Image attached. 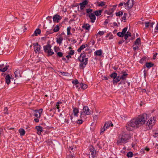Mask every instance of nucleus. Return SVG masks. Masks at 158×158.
Masks as SVG:
<instances>
[{
	"label": "nucleus",
	"instance_id": "obj_1",
	"mask_svg": "<svg viewBox=\"0 0 158 158\" xmlns=\"http://www.w3.org/2000/svg\"><path fill=\"white\" fill-rule=\"evenodd\" d=\"M147 114H143L131 119L126 125L127 130L131 131L135 128H138L143 126L147 122Z\"/></svg>",
	"mask_w": 158,
	"mask_h": 158
},
{
	"label": "nucleus",
	"instance_id": "obj_2",
	"mask_svg": "<svg viewBox=\"0 0 158 158\" xmlns=\"http://www.w3.org/2000/svg\"><path fill=\"white\" fill-rule=\"evenodd\" d=\"M86 54L83 52L78 58V60L81 62L79 64L81 69H83L88 63V58H86Z\"/></svg>",
	"mask_w": 158,
	"mask_h": 158
},
{
	"label": "nucleus",
	"instance_id": "obj_3",
	"mask_svg": "<svg viewBox=\"0 0 158 158\" xmlns=\"http://www.w3.org/2000/svg\"><path fill=\"white\" fill-rule=\"evenodd\" d=\"M129 135L124 132H122L118 136L117 141V144L118 145H121L122 143H126L127 140L130 139Z\"/></svg>",
	"mask_w": 158,
	"mask_h": 158
},
{
	"label": "nucleus",
	"instance_id": "obj_4",
	"mask_svg": "<svg viewBox=\"0 0 158 158\" xmlns=\"http://www.w3.org/2000/svg\"><path fill=\"white\" fill-rule=\"evenodd\" d=\"M86 10L87 13L86 16L89 17L92 23H94L95 22L96 17L93 12V10L90 8H88L86 9Z\"/></svg>",
	"mask_w": 158,
	"mask_h": 158
},
{
	"label": "nucleus",
	"instance_id": "obj_5",
	"mask_svg": "<svg viewBox=\"0 0 158 158\" xmlns=\"http://www.w3.org/2000/svg\"><path fill=\"white\" fill-rule=\"evenodd\" d=\"M82 111H81L80 118L86 119V115H89L90 114V110L87 106H85L83 108Z\"/></svg>",
	"mask_w": 158,
	"mask_h": 158
},
{
	"label": "nucleus",
	"instance_id": "obj_6",
	"mask_svg": "<svg viewBox=\"0 0 158 158\" xmlns=\"http://www.w3.org/2000/svg\"><path fill=\"white\" fill-rule=\"evenodd\" d=\"M113 125V124L111 121L106 122L104 124V126L103 127V128H102L101 129V134L105 130L108 128L110 126L112 127Z\"/></svg>",
	"mask_w": 158,
	"mask_h": 158
},
{
	"label": "nucleus",
	"instance_id": "obj_7",
	"mask_svg": "<svg viewBox=\"0 0 158 158\" xmlns=\"http://www.w3.org/2000/svg\"><path fill=\"white\" fill-rule=\"evenodd\" d=\"M89 158H94L96 153V151L93 146H91L89 148Z\"/></svg>",
	"mask_w": 158,
	"mask_h": 158
},
{
	"label": "nucleus",
	"instance_id": "obj_8",
	"mask_svg": "<svg viewBox=\"0 0 158 158\" xmlns=\"http://www.w3.org/2000/svg\"><path fill=\"white\" fill-rule=\"evenodd\" d=\"M34 115L37 118H40L41 115V114L42 112V109H40L39 110H34Z\"/></svg>",
	"mask_w": 158,
	"mask_h": 158
},
{
	"label": "nucleus",
	"instance_id": "obj_9",
	"mask_svg": "<svg viewBox=\"0 0 158 158\" xmlns=\"http://www.w3.org/2000/svg\"><path fill=\"white\" fill-rule=\"evenodd\" d=\"M134 0H128L126 3H124V4L128 6V9L131 8L134 5Z\"/></svg>",
	"mask_w": 158,
	"mask_h": 158
},
{
	"label": "nucleus",
	"instance_id": "obj_10",
	"mask_svg": "<svg viewBox=\"0 0 158 158\" xmlns=\"http://www.w3.org/2000/svg\"><path fill=\"white\" fill-rule=\"evenodd\" d=\"M33 45L34 47V50L36 53L39 52L40 49V45L38 43L33 44Z\"/></svg>",
	"mask_w": 158,
	"mask_h": 158
},
{
	"label": "nucleus",
	"instance_id": "obj_11",
	"mask_svg": "<svg viewBox=\"0 0 158 158\" xmlns=\"http://www.w3.org/2000/svg\"><path fill=\"white\" fill-rule=\"evenodd\" d=\"M155 118L153 117V118H151L147 122V124L149 127L152 126L155 122V120L154 119Z\"/></svg>",
	"mask_w": 158,
	"mask_h": 158
},
{
	"label": "nucleus",
	"instance_id": "obj_12",
	"mask_svg": "<svg viewBox=\"0 0 158 158\" xmlns=\"http://www.w3.org/2000/svg\"><path fill=\"white\" fill-rule=\"evenodd\" d=\"M61 19V17L57 14L54 15L53 18V21L57 23Z\"/></svg>",
	"mask_w": 158,
	"mask_h": 158
},
{
	"label": "nucleus",
	"instance_id": "obj_13",
	"mask_svg": "<svg viewBox=\"0 0 158 158\" xmlns=\"http://www.w3.org/2000/svg\"><path fill=\"white\" fill-rule=\"evenodd\" d=\"M11 79L12 81H13V78H11L9 75H7L5 77V81L7 85L9 84L11 81Z\"/></svg>",
	"mask_w": 158,
	"mask_h": 158
},
{
	"label": "nucleus",
	"instance_id": "obj_14",
	"mask_svg": "<svg viewBox=\"0 0 158 158\" xmlns=\"http://www.w3.org/2000/svg\"><path fill=\"white\" fill-rule=\"evenodd\" d=\"M62 34L59 35L58 37L56 38V42L60 45L61 44L63 39V37L61 36Z\"/></svg>",
	"mask_w": 158,
	"mask_h": 158
},
{
	"label": "nucleus",
	"instance_id": "obj_15",
	"mask_svg": "<svg viewBox=\"0 0 158 158\" xmlns=\"http://www.w3.org/2000/svg\"><path fill=\"white\" fill-rule=\"evenodd\" d=\"M4 64H2L0 65V71L4 72L6 71L8 69V66L6 65L4 67Z\"/></svg>",
	"mask_w": 158,
	"mask_h": 158
},
{
	"label": "nucleus",
	"instance_id": "obj_16",
	"mask_svg": "<svg viewBox=\"0 0 158 158\" xmlns=\"http://www.w3.org/2000/svg\"><path fill=\"white\" fill-rule=\"evenodd\" d=\"M35 129L37 131V133L38 135H40L41 132L43 131L42 127L40 126H36Z\"/></svg>",
	"mask_w": 158,
	"mask_h": 158
},
{
	"label": "nucleus",
	"instance_id": "obj_17",
	"mask_svg": "<svg viewBox=\"0 0 158 158\" xmlns=\"http://www.w3.org/2000/svg\"><path fill=\"white\" fill-rule=\"evenodd\" d=\"M73 111L75 116L77 117L78 114L79 113V110L78 108L73 106Z\"/></svg>",
	"mask_w": 158,
	"mask_h": 158
},
{
	"label": "nucleus",
	"instance_id": "obj_18",
	"mask_svg": "<svg viewBox=\"0 0 158 158\" xmlns=\"http://www.w3.org/2000/svg\"><path fill=\"white\" fill-rule=\"evenodd\" d=\"M51 46L50 44H47V45L44 46L43 47L44 50V52L46 53L47 52L50 50L51 48Z\"/></svg>",
	"mask_w": 158,
	"mask_h": 158
},
{
	"label": "nucleus",
	"instance_id": "obj_19",
	"mask_svg": "<svg viewBox=\"0 0 158 158\" xmlns=\"http://www.w3.org/2000/svg\"><path fill=\"white\" fill-rule=\"evenodd\" d=\"M82 27L86 30H89L90 29V25L88 23H85L82 26Z\"/></svg>",
	"mask_w": 158,
	"mask_h": 158
},
{
	"label": "nucleus",
	"instance_id": "obj_20",
	"mask_svg": "<svg viewBox=\"0 0 158 158\" xmlns=\"http://www.w3.org/2000/svg\"><path fill=\"white\" fill-rule=\"evenodd\" d=\"M41 33V30L40 29H37L34 31V33L31 35L32 36H33L34 35L37 36L38 34H40Z\"/></svg>",
	"mask_w": 158,
	"mask_h": 158
},
{
	"label": "nucleus",
	"instance_id": "obj_21",
	"mask_svg": "<svg viewBox=\"0 0 158 158\" xmlns=\"http://www.w3.org/2000/svg\"><path fill=\"white\" fill-rule=\"evenodd\" d=\"M102 11V10H96L93 12V13H94L95 15H96V16H99L101 15Z\"/></svg>",
	"mask_w": 158,
	"mask_h": 158
},
{
	"label": "nucleus",
	"instance_id": "obj_22",
	"mask_svg": "<svg viewBox=\"0 0 158 158\" xmlns=\"http://www.w3.org/2000/svg\"><path fill=\"white\" fill-rule=\"evenodd\" d=\"M121 79V78L119 76H118L116 78L113 79V81L114 84V85L115 83H117Z\"/></svg>",
	"mask_w": 158,
	"mask_h": 158
},
{
	"label": "nucleus",
	"instance_id": "obj_23",
	"mask_svg": "<svg viewBox=\"0 0 158 158\" xmlns=\"http://www.w3.org/2000/svg\"><path fill=\"white\" fill-rule=\"evenodd\" d=\"M97 3L98 4V6H104L106 4V2H96L95 3V4Z\"/></svg>",
	"mask_w": 158,
	"mask_h": 158
},
{
	"label": "nucleus",
	"instance_id": "obj_24",
	"mask_svg": "<svg viewBox=\"0 0 158 158\" xmlns=\"http://www.w3.org/2000/svg\"><path fill=\"white\" fill-rule=\"evenodd\" d=\"M68 149L70 152H71V151L73 152L76 150V148L75 146L73 145V146H69L68 148Z\"/></svg>",
	"mask_w": 158,
	"mask_h": 158
},
{
	"label": "nucleus",
	"instance_id": "obj_25",
	"mask_svg": "<svg viewBox=\"0 0 158 158\" xmlns=\"http://www.w3.org/2000/svg\"><path fill=\"white\" fill-rule=\"evenodd\" d=\"M87 85L86 84L83 83L80 84L79 88H81L82 89H85L87 88Z\"/></svg>",
	"mask_w": 158,
	"mask_h": 158
},
{
	"label": "nucleus",
	"instance_id": "obj_26",
	"mask_svg": "<svg viewBox=\"0 0 158 158\" xmlns=\"http://www.w3.org/2000/svg\"><path fill=\"white\" fill-rule=\"evenodd\" d=\"M154 64L151 62H147L145 64V66L147 68H150L153 67Z\"/></svg>",
	"mask_w": 158,
	"mask_h": 158
},
{
	"label": "nucleus",
	"instance_id": "obj_27",
	"mask_svg": "<svg viewBox=\"0 0 158 158\" xmlns=\"http://www.w3.org/2000/svg\"><path fill=\"white\" fill-rule=\"evenodd\" d=\"M46 53L48 54V56H51L54 53V52L53 51V50L52 49H51V48L50 50H49Z\"/></svg>",
	"mask_w": 158,
	"mask_h": 158
},
{
	"label": "nucleus",
	"instance_id": "obj_28",
	"mask_svg": "<svg viewBox=\"0 0 158 158\" xmlns=\"http://www.w3.org/2000/svg\"><path fill=\"white\" fill-rule=\"evenodd\" d=\"M19 132L20 133V134L21 136L24 135L25 133V130L22 128L20 129L19 130Z\"/></svg>",
	"mask_w": 158,
	"mask_h": 158
},
{
	"label": "nucleus",
	"instance_id": "obj_29",
	"mask_svg": "<svg viewBox=\"0 0 158 158\" xmlns=\"http://www.w3.org/2000/svg\"><path fill=\"white\" fill-rule=\"evenodd\" d=\"M102 50H99L96 51L95 52V55L97 56H100L102 55Z\"/></svg>",
	"mask_w": 158,
	"mask_h": 158
},
{
	"label": "nucleus",
	"instance_id": "obj_30",
	"mask_svg": "<svg viewBox=\"0 0 158 158\" xmlns=\"http://www.w3.org/2000/svg\"><path fill=\"white\" fill-rule=\"evenodd\" d=\"M15 77H21V74L20 73V71L19 70H17L15 72Z\"/></svg>",
	"mask_w": 158,
	"mask_h": 158
},
{
	"label": "nucleus",
	"instance_id": "obj_31",
	"mask_svg": "<svg viewBox=\"0 0 158 158\" xmlns=\"http://www.w3.org/2000/svg\"><path fill=\"white\" fill-rule=\"evenodd\" d=\"M127 75V73H126L125 72H123L122 75L121 76V77H120L122 80H125Z\"/></svg>",
	"mask_w": 158,
	"mask_h": 158
},
{
	"label": "nucleus",
	"instance_id": "obj_32",
	"mask_svg": "<svg viewBox=\"0 0 158 158\" xmlns=\"http://www.w3.org/2000/svg\"><path fill=\"white\" fill-rule=\"evenodd\" d=\"M141 41L139 38H138L135 42V45H139L140 44Z\"/></svg>",
	"mask_w": 158,
	"mask_h": 158
},
{
	"label": "nucleus",
	"instance_id": "obj_33",
	"mask_svg": "<svg viewBox=\"0 0 158 158\" xmlns=\"http://www.w3.org/2000/svg\"><path fill=\"white\" fill-rule=\"evenodd\" d=\"M110 76L111 77L113 78V79H114V78H116V77H118L117 76V74L115 72H114V73H111L110 74Z\"/></svg>",
	"mask_w": 158,
	"mask_h": 158
},
{
	"label": "nucleus",
	"instance_id": "obj_34",
	"mask_svg": "<svg viewBox=\"0 0 158 158\" xmlns=\"http://www.w3.org/2000/svg\"><path fill=\"white\" fill-rule=\"evenodd\" d=\"M146 59H147V58L145 56L143 57L140 60L139 62L141 64L143 63L144 62H145L146 61Z\"/></svg>",
	"mask_w": 158,
	"mask_h": 158
},
{
	"label": "nucleus",
	"instance_id": "obj_35",
	"mask_svg": "<svg viewBox=\"0 0 158 158\" xmlns=\"http://www.w3.org/2000/svg\"><path fill=\"white\" fill-rule=\"evenodd\" d=\"M116 7V5H114L113 6V7L109 9V10L111 12L112 14H113V13L114 11V10H115Z\"/></svg>",
	"mask_w": 158,
	"mask_h": 158
},
{
	"label": "nucleus",
	"instance_id": "obj_36",
	"mask_svg": "<svg viewBox=\"0 0 158 158\" xmlns=\"http://www.w3.org/2000/svg\"><path fill=\"white\" fill-rule=\"evenodd\" d=\"M81 119H78L76 121L77 123L78 124H81L84 121V120L85 119H83L82 118H81Z\"/></svg>",
	"mask_w": 158,
	"mask_h": 158
},
{
	"label": "nucleus",
	"instance_id": "obj_37",
	"mask_svg": "<svg viewBox=\"0 0 158 158\" xmlns=\"http://www.w3.org/2000/svg\"><path fill=\"white\" fill-rule=\"evenodd\" d=\"M60 29V28L59 26L57 25L53 29V31L54 32H58Z\"/></svg>",
	"mask_w": 158,
	"mask_h": 158
},
{
	"label": "nucleus",
	"instance_id": "obj_38",
	"mask_svg": "<svg viewBox=\"0 0 158 158\" xmlns=\"http://www.w3.org/2000/svg\"><path fill=\"white\" fill-rule=\"evenodd\" d=\"M127 30V27H126L124 28V29H123L122 32H121V33H122L123 35H124L126 34V33Z\"/></svg>",
	"mask_w": 158,
	"mask_h": 158
},
{
	"label": "nucleus",
	"instance_id": "obj_39",
	"mask_svg": "<svg viewBox=\"0 0 158 158\" xmlns=\"http://www.w3.org/2000/svg\"><path fill=\"white\" fill-rule=\"evenodd\" d=\"M133 155V153L131 152H128L127 154V156L128 157H132Z\"/></svg>",
	"mask_w": 158,
	"mask_h": 158
},
{
	"label": "nucleus",
	"instance_id": "obj_40",
	"mask_svg": "<svg viewBox=\"0 0 158 158\" xmlns=\"http://www.w3.org/2000/svg\"><path fill=\"white\" fill-rule=\"evenodd\" d=\"M72 83L74 84L75 85L77 84H80L78 81L76 79L74 80H73L72 81Z\"/></svg>",
	"mask_w": 158,
	"mask_h": 158
},
{
	"label": "nucleus",
	"instance_id": "obj_41",
	"mask_svg": "<svg viewBox=\"0 0 158 158\" xmlns=\"http://www.w3.org/2000/svg\"><path fill=\"white\" fill-rule=\"evenodd\" d=\"M60 74L61 75L65 76H68L69 75V73H68L65 72H60Z\"/></svg>",
	"mask_w": 158,
	"mask_h": 158
},
{
	"label": "nucleus",
	"instance_id": "obj_42",
	"mask_svg": "<svg viewBox=\"0 0 158 158\" xmlns=\"http://www.w3.org/2000/svg\"><path fill=\"white\" fill-rule=\"evenodd\" d=\"M116 16H121L123 14V13L122 12L120 11L116 13Z\"/></svg>",
	"mask_w": 158,
	"mask_h": 158
},
{
	"label": "nucleus",
	"instance_id": "obj_43",
	"mask_svg": "<svg viewBox=\"0 0 158 158\" xmlns=\"http://www.w3.org/2000/svg\"><path fill=\"white\" fill-rule=\"evenodd\" d=\"M105 13L107 14L108 15H112V16H113V14H112L111 12L109 10V9L108 10H106L105 11Z\"/></svg>",
	"mask_w": 158,
	"mask_h": 158
},
{
	"label": "nucleus",
	"instance_id": "obj_44",
	"mask_svg": "<svg viewBox=\"0 0 158 158\" xmlns=\"http://www.w3.org/2000/svg\"><path fill=\"white\" fill-rule=\"evenodd\" d=\"M71 29V27H68L67 29V34L68 35H69L71 34L70 33V30Z\"/></svg>",
	"mask_w": 158,
	"mask_h": 158
},
{
	"label": "nucleus",
	"instance_id": "obj_45",
	"mask_svg": "<svg viewBox=\"0 0 158 158\" xmlns=\"http://www.w3.org/2000/svg\"><path fill=\"white\" fill-rule=\"evenodd\" d=\"M57 56L59 57H62L63 56V53L61 52H57Z\"/></svg>",
	"mask_w": 158,
	"mask_h": 158
},
{
	"label": "nucleus",
	"instance_id": "obj_46",
	"mask_svg": "<svg viewBox=\"0 0 158 158\" xmlns=\"http://www.w3.org/2000/svg\"><path fill=\"white\" fill-rule=\"evenodd\" d=\"M117 35L118 36H119V37H123L124 36L123 35L121 32H118Z\"/></svg>",
	"mask_w": 158,
	"mask_h": 158
},
{
	"label": "nucleus",
	"instance_id": "obj_47",
	"mask_svg": "<svg viewBox=\"0 0 158 158\" xmlns=\"http://www.w3.org/2000/svg\"><path fill=\"white\" fill-rule=\"evenodd\" d=\"M74 51L73 50H72L70 51L69 52V53L68 54L69 55H73L74 53Z\"/></svg>",
	"mask_w": 158,
	"mask_h": 158
},
{
	"label": "nucleus",
	"instance_id": "obj_48",
	"mask_svg": "<svg viewBox=\"0 0 158 158\" xmlns=\"http://www.w3.org/2000/svg\"><path fill=\"white\" fill-rule=\"evenodd\" d=\"M52 17L51 16H48L46 18V19L50 21V23H51L52 22Z\"/></svg>",
	"mask_w": 158,
	"mask_h": 158
},
{
	"label": "nucleus",
	"instance_id": "obj_49",
	"mask_svg": "<svg viewBox=\"0 0 158 158\" xmlns=\"http://www.w3.org/2000/svg\"><path fill=\"white\" fill-rule=\"evenodd\" d=\"M145 27H149L150 25V22H146L144 23Z\"/></svg>",
	"mask_w": 158,
	"mask_h": 158
},
{
	"label": "nucleus",
	"instance_id": "obj_50",
	"mask_svg": "<svg viewBox=\"0 0 158 158\" xmlns=\"http://www.w3.org/2000/svg\"><path fill=\"white\" fill-rule=\"evenodd\" d=\"M67 158H75V157L72 154H69L67 156Z\"/></svg>",
	"mask_w": 158,
	"mask_h": 158
},
{
	"label": "nucleus",
	"instance_id": "obj_51",
	"mask_svg": "<svg viewBox=\"0 0 158 158\" xmlns=\"http://www.w3.org/2000/svg\"><path fill=\"white\" fill-rule=\"evenodd\" d=\"M56 108L58 110V111L59 112H60V107L59 104H57L56 103Z\"/></svg>",
	"mask_w": 158,
	"mask_h": 158
},
{
	"label": "nucleus",
	"instance_id": "obj_52",
	"mask_svg": "<svg viewBox=\"0 0 158 158\" xmlns=\"http://www.w3.org/2000/svg\"><path fill=\"white\" fill-rule=\"evenodd\" d=\"M104 32L103 31H99L98 34L100 35V36L104 34Z\"/></svg>",
	"mask_w": 158,
	"mask_h": 158
},
{
	"label": "nucleus",
	"instance_id": "obj_53",
	"mask_svg": "<svg viewBox=\"0 0 158 158\" xmlns=\"http://www.w3.org/2000/svg\"><path fill=\"white\" fill-rule=\"evenodd\" d=\"M80 8L81 9H82V8H81V7H84L85 6V5L83 3V2L81 3L80 4Z\"/></svg>",
	"mask_w": 158,
	"mask_h": 158
},
{
	"label": "nucleus",
	"instance_id": "obj_54",
	"mask_svg": "<svg viewBox=\"0 0 158 158\" xmlns=\"http://www.w3.org/2000/svg\"><path fill=\"white\" fill-rule=\"evenodd\" d=\"M127 14L126 13H124L123 15V16L122 17V19L124 20H125L126 19V16L127 15Z\"/></svg>",
	"mask_w": 158,
	"mask_h": 158
},
{
	"label": "nucleus",
	"instance_id": "obj_55",
	"mask_svg": "<svg viewBox=\"0 0 158 158\" xmlns=\"http://www.w3.org/2000/svg\"><path fill=\"white\" fill-rule=\"evenodd\" d=\"M7 110H8V109H7V107H5L4 109V114H8V112H7Z\"/></svg>",
	"mask_w": 158,
	"mask_h": 158
},
{
	"label": "nucleus",
	"instance_id": "obj_56",
	"mask_svg": "<svg viewBox=\"0 0 158 158\" xmlns=\"http://www.w3.org/2000/svg\"><path fill=\"white\" fill-rule=\"evenodd\" d=\"M86 46H85V45L82 44L80 47L81 48L82 50L84 48H85L86 47H87V44H86Z\"/></svg>",
	"mask_w": 158,
	"mask_h": 158
},
{
	"label": "nucleus",
	"instance_id": "obj_57",
	"mask_svg": "<svg viewBox=\"0 0 158 158\" xmlns=\"http://www.w3.org/2000/svg\"><path fill=\"white\" fill-rule=\"evenodd\" d=\"M139 48V46L136 45V46L133 47V49L135 51L137 49H138Z\"/></svg>",
	"mask_w": 158,
	"mask_h": 158
},
{
	"label": "nucleus",
	"instance_id": "obj_58",
	"mask_svg": "<svg viewBox=\"0 0 158 158\" xmlns=\"http://www.w3.org/2000/svg\"><path fill=\"white\" fill-rule=\"evenodd\" d=\"M125 35H127V36H128L129 37L131 36V33L128 31L127 32L126 34Z\"/></svg>",
	"mask_w": 158,
	"mask_h": 158
},
{
	"label": "nucleus",
	"instance_id": "obj_59",
	"mask_svg": "<svg viewBox=\"0 0 158 158\" xmlns=\"http://www.w3.org/2000/svg\"><path fill=\"white\" fill-rule=\"evenodd\" d=\"M83 3L85 4V5H86L88 4V1L87 0H84V1L82 2Z\"/></svg>",
	"mask_w": 158,
	"mask_h": 158
},
{
	"label": "nucleus",
	"instance_id": "obj_60",
	"mask_svg": "<svg viewBox=\"0 0 158 158\" xmlns=\"http://www.w3.org/2000/svg\"><path fill=\"white\" fill-rule=\"evenodd\" d=\"M157 54H158V53H156L154 55L153 58L154 60L156 59V56L157 55Z\"/></svg>",
	"mask_w": 158,
	"mask_h": 158
},
{
	"label": "nucleus",
	"instance_id": "obj_61",
	"mask_svg": "<svg viewBox=\"0 0 158 158\" xmlns=\"http://www.w3.org/2000/svg\"><path fill=\"white\" fill-rule=\"evenodd\" d=\"M124 39L125 40H127L128 38V36H127V35H124Z\"/></svg>",
	"mask_w": 158,
	"mask_h": 158
},
{
	"label": "nucleus",
	"instance_id": "obj_62",
	"mask_svg": "<svg viewBox=\"0 0 158 158\" xmlns=\"http://www.w3.org/2000/svg\"><path fill=\"white\" fill-rule=\"evenodd\" d=\"M34 121L36 123H38L39 121L38 118H35Z\"/></svg>",
	"mask_w": 158,
	"mask_h": 158
},
{
	"label": "nucleus",
	"instance_id": "obj_63",
	"mask_svg": "<svg viewBox=\"0 0 158 158\" xmlns=\"http://www.w3.org/2000/svg\"><path fill=\"white\" fill-rule=\"evenodd\" d=\"M154 22H152L151 23H150V27H153V25L154 24Z\"/></svg>",
	"mask_w": 158,
	"mask_h": 158
},
{
	"label": "nucleus",
	"instance_id": "obj_64",
	"mask_svg": "<svg viewBox=\"0 0 158 158\" xmlns=\"http://www.w3.org/2000/svg\"><path fill=\"white\" fill-rule=\"evenodd\" d=\"M91 44L92 45H93L95 43V42L94 40H93L91 41Z\"/></svg>",
	"mask_w": 158,
	"mask_h": 158
}]
</instances>
